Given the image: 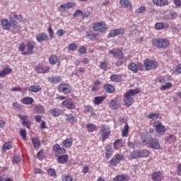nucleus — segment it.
I'll list each match as a JSON object with an SVG mask.
<instances>
[{"instance_id":"obj_6","label":"nucleus","mask_w":181,"mask_h":181,"mask_svg":"<svg viewBox=\"0 0 181 181\" xmlns=\"http://www.w3.org/2000/svg\"><path fill=\"white\" fill-rule=\"evenodd\" d=\"M107 24L105 22H97L93 25V30L95 32H104L107 30Z\"/></svg>"},{"instance_id":"obj_37","label":"nucleus","mask_w":181,"mask_h":181,"mask_svg":"<svg viewBox=\"0 0 181 181\" xmlns=\"http://www.w3.org/2000/svg\"><path fill=\"white\" fill-rule=\"evenodd\" d=\"M129 131V126L128 125V123H126L122 132V136H127V135H128Z\"/></svg>"},{"instance_id":"obj_33","label":"nucleus","mask_w":181,"mask_h":181,"mask_svg":"<svg viewBox=\"0 0 181 181\" xmlns=\"http://www.w3.org/2000/svg\"><path fill=\"white\" fill-rule=\"evenodd\" d=\"M105 100V96H97L95 97L94 103L96 104V105H100Z\"/></svg>"},{"instance_id":"obj_52","label":"nucleus","mask_w":181,"mask_h":181,"mask_svg":"<svg viewBox=\"0 0 181 181\" xmlns=\"http://www.w3.org/2000/svg\"><path fill=\"white\" fill-rule=\"evenodd\" d=\"M172 83L170 82L167 83L165 85H162L160 88V90H167V88H170Z\"/></svg>"},{"instance_id":"obj_20","label":"nucleus","mask_w":181,"mask_h":181,"mask_svg":"<svg viewBox=\"0 0 181 181\" xmlns=\"http://www.w3.org/2000/svg\"><path fill=\"white\" fill-rule=\"evenodd\" d=\"M65 118L68 121V122H70L71 124H76L77 123V117H74L73 114H65Z\"/></svg>"},{"instance_id":"obj_1","label":"nucleus","mask_w":181,"mask_h":181,"mask_svg":"<svg viewBox=\"0 0 181 181\" xmlns=\"http://www.w3.org/2000/svg\"><path fill=\"white\" fill-rule=\"evenodd\" d=\"M9 21L6 18L1 21L3 29H4V30H9L11 28H13L14 33H18L21 29V25H19L18 21H15L12 17L9 18Z\"/></svg>"},{"instance_id":"obj_51","label":"nucleus","mask_w":181,"mask_h":181,"mask_svg":"<svg viewBox=\"0 0 181 181\" xmlns=\"http://www.w3.org/2000/svg\"><path fill=\"white\" fill-rule=\"evenodd\" d=\"M67 9H69V8H67V6H66L65 4H62L60 6V7L59 8V11L60 12H62V13H64V12H66V11H67Z\"/></svg>"},{"instance_id":"obj_18","label":"nucleus","mask_w":181,"mask_h":181,"mask_svg":"<svg viewBox=\"0 0 181 181\" xmlns=\"http://www.w3.org/2000/svg\"><path fill=\"white\" fill-rule=\"evenodd\" d=\"M62 78L60 76H54L52 77L48 78V81L51 83V84H57V83H60Z\"/></svg>"},{"instance_id":"obj_43","label":"nucleus","mask_w":181,"mask_h":181,"mask_svg":"<svg viewBox=\"0 0 181 181\" xmlns=\"http://www.w3.org/2000/svg\"><path fill=\"white\" fill-rule=\"evenodd\" d=\"M49 62L50 64L54 65L57 63V57L56 55H52L49 58Z\"/></svg>"},{"instance_id":"obj_2","label":"nucleus","mask_w":181,"mask_h":181,"mask_svg":"<svg viewBox=\"0 0 181 181\" xmlns=\"http://www.w3.org/2000/svg\"><path fill=\"white\" fill-rule=\"evenodd\" d=\"M141 93L140 89H130L129 91L124 93V104L127 107H131L132 103H134V97L135 94H139Z\"/></svg>"},{"instance_id":"obj_62","label":"nucleus","mask_w":181,"mask_h":181,"mask_svg":"<svg viewBox=\"0 0 181 181\" xmlns=\"http://www.w3.org/2000/svg\"><path fill=\"white\" fill-rule=\"evenodd\" d=\"M175 72L177 74H181V64H179L178 66H177L175 70Z\"/></svg>"},{"instance_id":"obj_36","label":"nucleus","mask_w":181,"mask_h":181,"mask_svg":"<svg viewBox=\"0 0 181 181\" xmlns=\"http://www.w3.org/2000/svg\"><path fill=\"white\" fill-rule=\"evenodd\" d=\"M23 103L24 104H25L26 105H30V104H33V98H30V97H27V98H25L23 100Z\"/></svg>"},{"instance_id":"obj_46","label":"nucleus","mask_w":181,"mask_h":181,"mask_svg":"<svg viewBox=\"0 0 181 181\" xmlns=\"http://www.w3.org/2000/svg\"><path fill=\"white\" fill-rule=\"evenodd\" d=\"M140 152V158H146L149 155V151L147 150H141Z\"/></svg>"},{"instance_id":"obj_54","label":"nucleus","mask_w":181,"mask_h":181,"mask_svg":"<svg viewBox=\"0 0 181 181\" xmlns=\"http://www.w3.org/2000/svg\"><path fill=\"white\" fill-rule=\"evenodd\" d=\"M48 33H49V37L50 39H53L54 37V31H53V28H52V26H49L48 28Z\"/></svg>"},{"instance_id":"obj_32","label":"nucleus","mask_w":181,"mask_h":181,"mask_svg":"<svg viewBox=\"0 0 181 181\" xmlns=\"http://www.w3.org/2000/svg\"><path fill=\"white\" fill-rule=\"evenodd\" d=\"M119 4L122 8H129L131 7V3L129 0H119Z\"/></svg>"},{"instance_id":"obj_61","label":"nucleus","mask_w":181,"mask_h":181,"mask_svg":"<svg viewBox=\"0 0 181 181\" xmlns=\"http://www.w3.org/2000/svg\"><path fill=\"white\" fill-rule=\"evenodd\" d=\"M20 135L23 136V139H26V130L21 129L20 131Z\"/></svg>"},{"instance_id":"obj_29","label":"nucleus","mask_w":181,"mask_h":181,"mask_svg":"<svg viewBox=\"0 0 181 181\" xmlns=\"http://www.w3.org/2000/svg\"><path fill=\"white\" fill-rule=\"evenodd\" d=\"M109 107L112 110H118L119 108V105H118V103L115 101V100H112L109 103Z\"/></svg>"},{"instance_id":"obj_64","label":"nucleus","mask_w":181,"mask_h":181,"mask_svg":"<svg viewBox=\"0 0 181 181\" xmlns=\"http://www.w3.org/2000/svg\"><path fill=\"white\" fill-rule=\"evenodd\" d=\"M64 180H63V181H73V177H71V175H66V176H64Z\"/></svg>"},{"instance_id":"obj_7","label":"nucleus","mask_w":181,"mask_h":181,"mask_svg":"<svg viewBox=\"0 0 181 181\" xmlns=\"http://www.w3.org/2000/svg\"><path fill=\"white\" fill-rule=\"evenodd\" d=\"M62 105L66 107L67 110H76V104L71 98H68L62 103Z\"/></svg>"},{"instance_id":"obj_48","label":"nucleus","mask_w":181,"mask_h":181,"mask_svg":"<svg viewBox=\"0 0 181 181\" xmlns=\"http://www.w3.org/2000/svg\"><path fill=\"white\" fill-rule=\"evenodd\" d=\"M148 118L149 119H158L159 118V114L158 113H152L148 115Z\"/></svg>"},{"instance_id":"obj_44","label":"nucleus","mask_w":181,"mask_h":181,"mask_svg":"<svg viewBox=\"0 0 181 181\" xmlns=\"http://www.w3.org/2000/svg\"><path fill=\"white\" fill-rule=\"evenodd\" d=\"M100 68L102 70H107V69H108V62L107 61L100 62Z\"/></svg>"},{"instance_id":"obj_23","label":"nucleus","mask_w":181,"mask_h":181,"mask_svg":"<svg viewBox=\"0 0 181 181\" xmlns=\"http://www.w3.org/2000/svg\"><path fill=\"white\" fill-rule=\"evenodd\" d=\"M155 28L157 30H162V29H168L169 24L167 23H157L155 25Z\"/></svg>"},{"instance_id":"obj_34","label":"nucleus","mask_w":181,"mask_h":181,"mask_svg":"<svg viewBox=\"0 0 181 181\" xmlns=\"http://www.w3.org/2000/svg\"><path fill=\"white\" fill-rule=\"evenodd\" d=\"M122 79V76L121 75H112L110 76V80L112 81H115V83H118L119 81H121V80Z\"/></svg>"},{"instance_id":"obj_50","label":"nucleus","mask_w":181,"mask_h":181,"mask_svg":"<svg viewBox=\"0 0 181 181\" xmlns=\"http://www.w3.org/2000/svg\"><path fill=\"white\" fill-rule=\"evenodd\" d=\"M78 52L79 54H86V53H87V48L84 46H81Z\"/></svg>"},{"instance_id":"obj_59","label":"nucleus","mask_w":181,"mask_h":181,"mask_svg":"<svg viewBox=\"0 0 181 181\" xmlns=\"http://www.w3.org/2000/svg\"><path fill=\"white\" fill-rule=\"evenodd\" d=\"M13 163H19L21 162V157L15 156L13 158Z\"/></svg>"},{"instance_id":"obj_16","label":"nucleus","mask_w":181,"mask_h":181,"mask_svg":"<svg viewBox=\"0 0 181 181\" xmlns=\"http://www.w3.org/2000/svg\"><path fill=\"white\" fill-rule=\"evenodd\" d=\"M36 40L40 43H42V42H46L49 40V36L45 33H41L36 35Z\"/></svg>"},{"instance_id":"obj_9","label":"nucleus","mask_w":181,"mask_h":181,"mask_svg":"<svg viewBox=\"0 0 181 181\" xmlns=\"http://www.w3.org/2000/svg\"><path fill=\"white\" fill-rule=\"evenodd\" d=\"M154 127H156V132L159 135H163L166 132V127L159 122H156L154 123Z\"/></svg>"},{"instance_id":"obj_63","label":"nucleus","mask_w":181,"mask_h":181,"mask_svg":"<svg viewBox=\"0 0 181 181\" xmlns=\"http://www.w3.org/2000/svg\"><path fill=\"white\" fill-rule=\"evenodd\" d=\"M85 110H86L88 112H93V111H94V109L91 106L87 105L85 107Z\"/></svg>"},{"instance_id":"obj_60","label":"nucleus","mask_w":181,"mask_h":181,"mask_svg":"<svg viewBox=\"0 0 181 181\" xmlns=\"http://www.w3.org/2000/svg\"><path fill=\"white\" fill-rule=\"evenodd\" d=\"M77 45L76 44H71L69 46V50H76Z\"/></svg>"},{"instance_id":"obj_57","label":"nucleus","mask_w":181,"mask_h":181,"mask_svg":"<svg viewBox=\"0 0 181 181\" xmlns=\"http://www.w3.org/2000/svg\"><path fill=\"white\" fill-rule=\"evenodd\" d=\"M25 49H26V45L25 44L22 43L19 47H18V50L23 53L25 51Z\"/></svg>"},{"instance_id":"obj_39","label":"nucleus","mask_w":181,"mask_h":181,"mask_svg":"<svg viewBox=\"0 0 181 181\" xmlns=\"http://www.w3.org/2000/svg\"><path fill=\"white\" fill-rule=\"evenodd\" d=\"M110 134H111V132L110 130H107L105 132L102 133V141H105V139H108V138H110Z\"/></svg>"},{"instance_id":"obj_45","label":"nucleus","mask_w":181,"mask_h":181,"mask_svg":"<svg viewBox=\"0 0 181 181\" xmlns=\"http://www.w3.org/2000/svg\"><path fill=\"white\" fill-rule=\"evenodd\" d=\"M12 148V142L8 141L4 144L3 151H8Z\"/></svg>"},{"instance_id":"obj_25","label":"nucleus","mask_w":181,"mask_h":181,"mask_svg":"<svg viewBox=\"0 0 181 181\" xmlns=\"http://www.w3.org/2000/svg\"><path fill=\"white\" fill-rule=\"evenodd\" d=\"M153 2L155 5H157V6H165L169 4L168 0H153Z\"/></svg>"},{"instance_id":"obj_27","label":"nucleus","mask_w":181,"mask_h":181,"mask_svg":"<svg viewBox=\"0 0 181 181\" xmlns=\"http://www.w3.org/2000/svg\"><path fill=\"white\" fill-rule=\"evenodd\" d=\"M67 160H69V156L67 155L59 156L57 158L59 163H66Z\"/></svg>"},{"instance_id":"obj_28","label":"nucleus","mask_w":181,"mask_h":181,"mask_svg":"<svg viewBox=\"0 0 181 181\" xmlns=\"http://www.w3.org/2000/svg\"><path fill=\"white\" fill-rule=\"evenodd\" d=\"M166 19H170L173 21L177 18V13L176 11H170V13L165 15Z\"/></svg>"},{"instance_id":"obj_30","label":"nucleus","mask_w":181,"mask_h":181,"mask_svg":"<svg viewBox=\"0 0 181 181\" xmlns=\"http://www.w3.org/2000/svg\"><path fill=\"white\" fill-rule=\"evenodd\" d=\"M32 144L35 148V149H38L40 148V141H39V139L34 137L32 139Z\"/></svg>"},{"instance_id":"obj_40","label":"nucleus","mask_w":181,"mask_h":181,"mask_svg":"<svg viewBox=\"0 0 181 181\" xmlns=\"http://www.w3.org/2000/svg\"><path fill=\"white\" fill-rule=\"evenodd\" d=\"M86 128L89 132H93L95 131L96 126L94 124L90 123L86 124Z\"/></svg>"},{"instance_id":"obj_38","label":"nucleus","mask_w":181,"mask_h":181,"mask_svg":"<svg viewBox=\"0 0 181 181\" xmlns=\"http://www.w3.org/2000/svg\"><path fill=\"white\" fill-rule=\"evenodd\" d=\"M35 111L37 114H45V107L42 105H36Z\"/></svg>"},{"instance_id":"obj_15","label":"nucleus","mask_w":181,"mask_h":181,"mask_svg":"<svg viewBox=\"0 0 181 181\" xmlns=\"http://www.w3.org/2000/svg\"><path fill=\"white\" fill-rule=\"evenodd\" d=\"M124 158V156L122 155H119V154H116L114 158H112L110 160V165H112V166H117V163H119V162H121V160H122V159Z\"/></svg>"},{"instance_id":"obj_5","label":"nucleus","mask_w":181,"mask_h":181,"mask_svg":"<svg viewBox=\"0 0 181 181\" xmlns=\"http://www.w3.org/2000/svg\"><path fill=\"white\" fill-rule=\"evenodd\" d=\"M144 67L146 70H153L158 67V62L155 60L146 59L144 61Z\"/></svg>"},{"instance_id":"obj_13","label":"nucleus","mask_w":181,"mask_h":181,"mask_svg":"<svg viewBox=\"0 0 181 181\" xmlns=\"http://www.w3.org/2000/svg\"><path fill=\"white\" fill-rule=\"evenodd\" d=\"M110 54H112L115 59H124V54H122V51L121 49H110L109 50Z\"/></svg>"},{"instance_id":"obj_49","label":"nucleus","mask_w":181,"mask_h":181,"mask_svg":"<svg viewBox=\"0 0 181 181\" xmlns=\"http://www.w3.org/2000/svg\"><path fill=\"white\" fill-rule=\"evenodd\" d=\"M31 123L30 121L24 120L22 122V126L27 127L28 129H30Z\"/></svg>"},{"instance_id":"obj_58","label":"nucleus","mask_w":181,"mask_h":181,"mask_svg":"<svg viewBox=\"0 0 181 181\" xmlns=\"http://www.w3.org/2000/svg\"><path fill=\"white\" fill-rule=\"evenodd\" d=\"M91 15V13L88 11H86L84 13L82 12V18L84 19L86 18H90V16Z\"/></svg>"},{"instance_id":"obj_3","label":"nucleus","mask_w":181,"mask_h":181,"mask_svg":"<svg viewBox=\"0 0 181 181\" xmlns=\"http://www.w3.org/2000/svg\"><path fill=\"white\" fill-rule=\"evenodd\" d=\"M170 44L168 40L165 38H154L152 40L153 46L158 49H166Z\"/></svg>"},{"instance_id":"obj_11","label":"nucleus","mask_w":181,"mask_h":181,"mask_svg":"<svg viewBox=\"0 0 181 181\" xmlns=\"http://www.w3.org/2000/svg\"><path fill=\"white\" fill-rule=\"evenodd\" d=\"M27 51L24 52H21L24 56H27V54H33V49H35V43L28 42L26 44Z\"/></svg>"},{"instance_id":"obj_8","label":"nucleus","mask_w":181,"mask_h":181,"mask_svg":"<svg viewBox=\"0 0 181 181\" xmlns=\"http://www.w3.org/2000/svg\"><path fill=\"white\" fill-rule=\"evenodd\" d=\"M86 37L87 39H89V40H98L100 38V33H95L94 30H89L86 32Z\"/></svg>"},{"instance_id":"obj_56","label":"nucleus","mask_w":181,"mask_h":181,"mask_svg":"<svg viewBox=\"0 0 181 181\" xmlns=\"http://www.w3.org/2000/svg\"><path fill=\"white\" fill-rule=\"evenodd\" d=\"M66 33V31L63 29H60V30H58L56 35L57 36H63V35H64Z\"/></svg>"},{"instance_id":"obj_35","label":"nucleus","mask_w":181,"mask_h":181,"mask_svg":"<svg viewBox=\"0 0 181 181\" xmlns=\"http://www.w3.org/2000/svg\"><path fill=\"white\" fill-rule=\"evenodd\" d=\"M104 88L106 89L107 93H114V91H115V87L111 84H105Z\"/></svg>"},{"instance_id":"obj_47","label":"nucleus","mask_w":181,"mask_h":181,"mask_svg":"<svg viewBox=\"0 0 181 181\" xmlns=\"http://www.w3.org/2000/svg\"><path fill=\"white\" fill-rule=\"evenodd\" d=\"M131 156L133 159H136V158H141L139 151H133Z\"/></svg>"},{"instance_id":"obj_14","label":"nucleus","mask_w":181,"mask_h":181,"mask_svg":"<svg viewBox=\"0 0 181 181\" xmlns=\"http://www.w3.org/2000/svg\"><path fill=\"white\" fill-rule=\"evenodd\" d=\"M49 66H43L41 64H39L36 67H35V71L38 74H45L46 73H49Z\"/></svg>"},{"instance_id":"obj_26","label":"nucleus","mask_w":181,"mask_h":181,"mask_svg":"<svg viewBox=\"0 0 181 181\" xmlns=\"http://www.w3.org/2000/svg\"><path fill=\"white\" fill-rule=\"evenodd\" d=\"M130 177L128 175H119L116 176L114 178L115 181H125V180H129Z\"/></svg>"},{"instance_id":"obj_53","label":"nucleus","mask_w":181,"mask_h":181,"mask_svg":"<svg viewBox=\"0 0 181 181\" xmlns=\"http://www.w3.org/2000/svg\"><path fill=\"white\" fill-rule=\"evenodd\" d=\"M146 11V7L141 6L136 10V13H144Z\"/></svg>"},{"instance_id":"obj_21","label":"nucleus","mask_w":181,"mask_h":181,"mask_svg":"<svg viewBox=\"0 0 181 181\" xmlns=\"http://www.w3.org/2000/svg\"><path fill=\"white\" fill-rule=\"evenodd\" d=\"M53 151L60 155H62L63 153H66V149H64V148L60 147V145L59 144H55L53 146Z\"/></svg>"},{"instance_id":"obj_24","label":"nucleus","mask_w":181,"mask_h":181,"mask_svg":"<svg viewBox=\"0 0 181 181\" xmlns=\"http://www.w3.org/2000/svg\"><path fill=\"white\" fill-rule=\"evenodd\" d=\"M139 67V66L134 62H131L128 66L129 70H130L131 71H133V73H135V74L138 73Z\"/></svg>"},{"instance_id":"obj_22","label":"nucleus","mask_w":181,"mask_h":181,"mask_svg":"<svg viewBox=\"0 0 181 181\" xmlns=\"http://www.w3.org/2000/svg\"><path fill=\"white\" fill-rule=\"evenodd\" d=\"M28 90L30 93H40V91H42V86L39 85H33L29 87Z\"/></svg>"},{"instance_id":"obj_42","label":"nucleus","mask_w":181,"mask_h":181,"mask_svg":"<svg viewBox=\"0 0 181 181\" xmlns=\"http://www.w3.org/2000/svg\"><path fill=\"white\" fill-rule=\"evenodd\" d=\"M170 29L174 35H177L180 32V29L177 28L175 24L171 25Z\"/></svg>"},{"instance_id":"obj_12","label":"nucleus","mask_w":181,"mask_h":181,"mask_svg":"<svg viewBox=\"0 0 181 181\" xmlns=\"http://www.w3.org/2000/svg\"><path fill=\"white\" fill-rule=\"evenodd\" d=\"M60 93H64V94H69L71 91V88L70 85L66 83H62L58 88Z\"/></svg>"},{"instance_id":"obj_19","label":"nucleus","mask_w":181,"mask_h":181,"mask_svg":"<svg viewBox=\"0 0 181 181\" xmlns=\"http://www.w3.org/2000/svg\"><path fill=\"white\" fill-rule=\"evenodd\" d=\"M163 176L160 172H155L152 174V180L153 181H162Z\"/></svg>"},{"instance_id":"obj_4","label":"nucleus","mask_w":181,"mask_h":181,"mask_svg":"<svg viewBox=\"0 0 181 181\" xmlns=\"http://www.w3.org/2000/svg\"><path fill=\"white\" fill-rule=\"evenodd\" d=\"M142 144L149 145L150 148L153 149H159L160 148V144L159 141L155 139L150 137L149 136H146L143 140Z\"/></svg>"},{"instance_id":"obj_41","label":"nucleus","mask_w":181,"mask_h":181,"mask_svg":"<svg viewBox=\"0 0 181 181\" xmlns=\"http://www.w3.org/2000/svg\"><path fill=\"white\" fill-rule=\"evenodd\" d=\"M105 156L106 158H111V156H112V147H110V146L107 147Z\"/></svg>"},{"instance_id":"obj_31","label":"nucleus","mask_w":181,"mask_h":181,"mask_svg":"<svg viewBox=\"0 0 181 181\" xmlns=\"http://www.w3.org/2000/svg\"><path fill=\"white\" fill-rule=\"evenodd\" d=\"M63 146L65 148H70L73 145V139H66L62 143Z\"/></svg>"},{"instance_id":"obj_55","label":"nucleus","mask_w":181,"mask_h":181,"mask_svg":"<svg viewBox=\"0 0 181 181\" xmlns=\"http://www.w3.org/2000/svg\"><path fill=\"white\" fill-rule=\"evenodd\" d=\"M47 173L48 175H49L50 176H56V170H54V169L53 168H49L47 170Z\"/></svg>"},{"instance_id":"obj_10","label":"nucleus","mask_w":181,"mask_h":181,"mask_svg":"<svg viewBox=\"0 0 181 181\" xmlns=\"http://www.w3.org/2000/svg\"><path fill=\"white\" fill-rule=\"evenodd\" d=\"M124 33H125V29L123 28L112 30L108 35V37H115V36H118V35H124Z\"/></svg>"},{"instance_id":"obj_17","label":"nucleus","mask_w":181,"mask_h":181,"mask_svg":"<svg viewBox=\"0 0 181 181\" xmlns=\"http://www.w3.org/2000/svg\"><path fill=\"white\" fill-rule=\"evenodd\" d=\"M49 114L52 115V117H59V115L63 114V110L59 108H54L49 110Z\"/></svg>"}]
</instances>
